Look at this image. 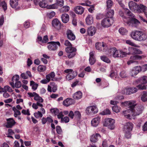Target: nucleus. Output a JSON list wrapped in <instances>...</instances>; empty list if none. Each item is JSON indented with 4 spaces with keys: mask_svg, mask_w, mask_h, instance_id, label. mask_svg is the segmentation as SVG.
I'll return each mask as SVG.
<instances>
[{
    "mask_svg": "<svg viewBox=\"0 0 147 147\" xmlns=\"http://www.w3.org/2000/svg\"><path fill=\"white\" fill-rule=\"evenodd\" d=\"M130 36L133 39L140 42L144 41L147 39V34L141 31H133L131 32Z\"/></svg>",
    "mask_w": 147,
    "mask_h": 147,
    "instance_id": "1",
    "label": "nucleus"
},
{
    "mask_svg": "<svg viewBox=\"0 0 147 147\" xmlns=\"http://www.w3.org/2000/svg\"><path fill=\"white\" fill-rule=\"evenodd\" d=\"M135 100H131L129 101H127L122 103L125 106H128L129 108L128 110L123 111L122 114L124 115L126 118L129 119L131 115L132 112V107L135 105Z\"/></svg>",
    "mask_w": 147,
    "mask_h": 147,
    "instance_id": "2",
    "label": "nucleus"
},
{
    "mask_svg": "<svg viewBox=\"0 0 147 147\" xmlns=\"http://www.w3.org/2000/svg\"><path fill=\"white\" fill-rule=\"evenodd\" d=\"M111 55H112L114 57H125L127 54L129 55L130 53H127L123 52L121 50H117L115 48H111L110 51Z\"/></svg>",
    "mask_w": 147,
    "mask_h": 147,
    "instance_id": "3",
    "label": "nucleus"
},
{
    "mask_svg": "<svg viewBox=\"0 0 147 147\" xmlns=\"http://www.w3.org/2000/svg\"><path fill=\"white\" fill-rule=\"evenodd\" d=\"M133 124L131 122L126 123L124 127V131L125 133V137L127 138H129L131 137V131L133 128Z\"/></svg>",
    "mask_w": 147,
    "mask_h": 147,
    "instance_id": "4",
    "label": "nucleus"
},
{
    "mask_svg": "<svg viewBox=\"0 0 147 147\" xmlns=\"http://www.w3.org/2000/svg\"><path fill=\"white\" fill-rule=\"evenodd\" d=\"M135 103V105L132 107V115L136 116L141 114L143 109V107L141 105H136Z\"/></svg>",
    "mask_w": 147,
    "mask_h": 147,
    "instance_id": "5",
    "label": "nucleus"
},
{
    "mask_svg": "<svg viewBox=\"0 0 147 147\" xmlns=\"http://www.w3.org/2000/svg\"><path fill=\"white\" fill-rule=\"evenodd\" d=\"M65 73L67 74L66 79L68 81L74 79L77 76V74L76 71L71 69H67L64 71Z\"/></svg>",
    "mask_w": 147,
    "mask_h": 147,
    "instance_id": "6",
    "label": "nucleus"
},
{
    "mask_svg": "<svg viewBox=\"0 0 147 147\" xmlns=\"http://www.w3.org/2000/svg\"><path fill=\"white\" fill-rule=\"evenodd\" d=\"M125 17L123 18V20L124 22L126 23L129 26H131L133 27H137V26L140 23L139 21L137 19L134 18L132 19L128 20Z\"/></svg>",
    "mask_w": 147,
    "mask_h": 147,
    "instance_id": "7",
    "label": "nucleus"
},
{
    "mask_svg": "<svg viewBox=\"0 0 147 147\" xmlns=\"http://www.w3.org/2000/svg\"><path fill=\"white\" fill-rule=\"evenodd\" d=\"M113 22L114 20L112 18L107 17L102 20L101 24L103 27L107 28L110 27Z\"/></svg>",
    "mask_w": 147,
    "mask_h": 147,
    "instance_id": "8",
    "label": "nucleus"
},
{
    "mask_svg": "<svg viewBox=\"0 0 147 147\" xmlns=\"http://www.w3.org/2000/svg\"><path fill=\"white\" fill-rule=\"evenodd\" d=\"M115 121L111 118L105 119L104 123V125L107 127L108 128L111 130L113 129L115 127Z\"/></svg>",
    "mask_w": 147,
    "mask_h": 147,
    "instance_id": "9",
    "label": "nucleus"
},
{
    "mask_svg": "<svg viewBox=\"0 0 147 147\" xmlns=\"http://www.w3.org/2000/svg\"><path fill=\"white\" fill-rule=\"evenodd\" d=\"M65 51L67 53H69L67 57L70 59L75 56L77 49L75 48L72 47H67L65 49Z\"/></svg>",
    "mask_w": 147,
    "mask_h": 147,
    "instance_id": "10",
    "label": "nucleus"
},
{
    "mask_svg": "<svg viewBox=\"0 0 147 147\" xmlns=\"http://www.w3.org/2000/svg\"><path fill=\"white\" fill-rule=\"evenodd\" d=\"M143 13L147 18V7L141 3L138 4L136 13Z\"/></svg>",
    "mask_w": 147,
    "mask_h": 147,
    "instance_id": "11",
    "label": "nucleus"
},
{
    "mask_svg": "<svg viewBox=\"0 0 147 147\" xmlns=\"http://www.w3.org/2000/svg\"><path fill=\"white\" fill-rule=\"evenodd\" d=\"M97 107L95 106L88 107L86 110V113L88 115H93L96 113L98 112Z\"/></svg>",
    "mask_w": 147,
    "mask_h": 147,
    "instance_id": "12",
    "label": "nucleus"
},
{
    "mask_svg": "<svg viewBox=\"0 0 147 147\" xmlns=\"http://www.w3.org/2000/svg\"><path fill=\"white\" fill-rule=\"evenodd\" d=\"M48 48L50 51H55L57 50L58 46H60V43L59 42L51 41L48 43Z\"/></svg>",
    "mask_w": 147,
    "mask_h": 147,
    "instance_id": "13",
    "label": "nucleus"
},
{
    "mask_svg": "<svg viewBox=\"0 0 147 147\" xmlns=\"http://www.w3.org/2000/svg\"><path fill=\"white\" fill-rule=\"evenodd\" d=\"M141 70V67L140 66H137L134 67L130 71L129 74L132 77L136 76Z\"/></svg>",
    "mask_w": 147,
    "mask_h": 147,
    "instance_id": "14",
    "label": "nucleus"
},
{
    "mask_svg": "<svg viewBox=\"0 0 147 147\" xmlns=\"http://www.w3.org/2000/svg\"><path fill=\"white\" fill-rule=\"evenodd\" d=\"M137 91V89L136 88L133 87L128 89L125 88L121 92L123 94L129 95L136 92Z\"/></svg>",
    "mask_w": 147,
    "mask_h": 147,
    "instance_id": "15",
    "label": "nucleus"
},
{
    "mask_svg": "<svg viewBox=\"0 0 147 147\" xmlns=\"http://www.w3.org/2000/svg\"><path fill=\"white\" fill-rule=\"evenodd\" d=\"M128 5L130 9L132 11L136 13L138 4L133 1H130L129 2Z\"/></svg>",
    "mask_w": 147,
    "mask_h": 147,
    "instance_id": "16",
    "label": "nucleus"
},
{
    "mask_svg": "<svg viewBox=\"0 0 147 147\" xmlns=\"http://www.w3.org/2000/svg\"><path fill=\"white\" fill-rule=\"evenodd\" d=\"M52 25L55 28L59 29L60 28L61 23L58 19H55L52 21Z\"/></svg>",
    "mask_w": 147,
    "mask_h": 147,
    "instance_id": "17",
    "label": "nucleus"
},
{
    "mask_svg": "<svg viewBox=\"0 0 147 147\" xmlns=\"http://www.w3.org/2000/svg\"><path fill=\"white\" fill-rule=\"evenodd\" d=\"M7 122L6 125L7 128H11L16 123L15 121L12 118L7 119Z\"/></svg>",
    "mask_w": 147,
    "mask_h": 147,
    "instance_id": "18",
    "label": "nucleus"
},
{
    "mask_svg": "<svg viewBox=\"0 0 147 147\" xmlns=\"http://www.w3.org/2000/svg\"><path fill=\"white\" fill-rule=\"evenodd\" d=\"M100 135L98 133L93 134L90 137V140L91 142L95 143L98 140L99 138H100Z\"/></svg>",
    "mask_w": 147,
    "mask_h": 147,
    "instance_id": "19",
    "label": "nucleus"
},
{
    "mask_svg": "<svg viewBox=\"0 0 147 147\" xmlns=\"http://www.w3.org/2000/svg\"><path fill=\"white\" fill-rule=\"evenodd\" d=\"M74 11L76 13L81 15L84 12V9L81 6H78L74 8Z\"/></svg>",
    "mask_w": 147,
    "mask_h": 147,
    "instance_id": "20",
    "label": "nucleus"
},
{
    "mask_svg": "<svg viewBox=\"0 0 147 147\" xmlns=\"http://www.w3.org/2000/svg\"><path fill=\"white\" fill-rule=\"evenodd\" d=\"M66 34L68 38L70 40H73L75 39V36L71 30H67Z\"/></svg>",
    "mask_w": 147,
    "mask_h": 147,
    "instance_id": "21",
    "label": "nucleus"
},
{
    "mask_svg": "<svg viewBox=\"0 0 147 147\" xmlns=\"http://www.w3.org/2000/svg\"><path fill=\"white\" fill-rule=\"evenodd\" d=\"M100 119V118L97 117L92 119L91 121V123L92 126L96 127L98 125Z\"/></svg>",
    "mask_w": 147,
    "mask_h": 147,
    "instance_id": "22",
    "label": "nucleus"
},
{
    "mask_svg": "<svg viewBox=\"0 0 147 147\" xmlns=\"http://www.w3.org/2000/svg\"><path fill=\"white\" fill-rule=\"evenodd\" d=\"M96 32L95 28L93 26H90L88 28L87 30L88 34L90 36H92L95 34Z\"/></svg>",
    "mask_w": 147,
    "mask_h": 147,
    "instance_id": "23",
    "label": "nucleus"
},
{
    "mask_svg": "<svg viewBox=\"0 0 147 147\" xmlns=\"http://www.w3.org/2000/svg\"><path fill=\"white\" fill-rule=\"evenodd\" d=\"M73 100L70 98H67L63 102V104L66 107L72 105L73 103Z\"/></svg>",
    "mask_w": 147,
    "mask_h": 147,
    "instance_id": "24",
    "label": "nucleus"
},
{
    "mask_svg": "<svg viewBox=\"0 0 147 147\" xmlns=\"http://www.w3.org/2000/svg\"><path fill=\"white\" fill-rule=\"evenodd\" d=\"M61 18L62 22L64 23H66L69 21V16L68 14L64 13L61 15Z\"/></svg>",
    "mask_w": 147,
    "mask_h": 147,
    "instance_id": "25",
    "label": "nucleus"
},
{
    "mask_svg": "<svg viewBox=\"0 0 147 147\" xmlns=\"http://www.w3.org/2000/svg\"><path fill=\"white\" fill-rule=\"evenodd\" d=\"M93 17L90 15H88L86 19V23L88 25L92 24L93 22Z\"/></svg>",
    "mask_w": 147,
    "mask_h": 147,
    "instance_id": "26",
    "label": "nucleus"
},
{
    "mask_svg": "<svg viewBox=\"0 0 147 147\" xmlns=\"http://www.w3.org/2000/svg\"><path fill=\"white\" fill-rule=\"evenodd\" d=\"M82 96V93L80 91H78L76 92L73 95V98L77 100L81 98Z\"/></svg>",
    "mask_w": 147,
    "mask_h": 147,
    "instance_id": "27",
    "label": "nucleus"
},
{
    "mask_svg": "<svg viewBox=\"0 0 147 147\" xmlns=\"http://www.w3.org/2000/svg\"><path fill=\"white\" fill-rule=\"evenodd\" d=\"M129 49L130 50L132 51L133 53L135 54H141L142 53V51L136 48L131 47L129 48Z\"/></svg>",
    "mask_w": 147,
    "mask_h": 147,
    "instance_id": "28",
    "label": "nucleus"
},
{
    "mask_svg": "<svg viewBox=\"0 0 147 147\" xmlns=\"http://www.w3.org/2000/svg\"><path fill=\"white\" fill-rule=\"evenodd\" d=\"M10 4L13 8H15L18 5V0H10Z\"/></svg>",
    "mask_w": 147,
    "mask_h": 147,
    "instance_id": "29",
    "label": "nucleus"
},
{
    "mask_svg": "<svg viewBox=\"0 0 147 147\" xmlns=\"http://www.w3.org/2000/svg\"><path fill=\"white\" fill-rule=\"evenodd\" d=\"M105 46L103 43L97 42L95 44V47L96 49L99 51H102V48L104 47Z\"/></svg>",
    "mask_w": 147,
    "mask_h": 147,
    "instance_id": "30",
    "label": "nucleus"
},
{
    "mask_svg": "<svg viewBox=\"0 0 147 147\" xmlns=\"http://www.w3.org/2000/svg\"><path fill=\"white\" fill-rule=\"evenodd\" d=\"M125 11L127 15L130 17L129 18H126L127 19V21H128V19L134 18L135 17L134 15L128 9L125 8Z\"/></svg>",
    "mask_w": 147,
    "mask_h": 147,
    "instance_id": "31",
    "label": "nucleus"
},
{
    "mask_svg": "<svg viewBox=\"0 0 147 147\" xmlns=\"http://www.w3.org/2000/svg\"><path fill=\"white\" fill-rule=\"evenodd\" d=\"M111 71L110 74V77L111 78H113L115 77V78L117 77V73L115 72L114 71V69H115L113 66H111Z\"/></svg>",
    "mask_w": 147,
    "mask_h": 147,
    "instance_id": "32",
    "label": "nucleus"
},
{
    "mask_svg": "<svg viewBox=\"0 0 147 147\" xmlns=\"http://www.w3.org/2000/svg\"><path fill=\"white\" fill-rule=\"evenodd\" d=\"M143 55L140 56L138 55H134L130 57V59H131L133 60H140L142 59V57H144Z\"/></svg>",
    "mask_w": 147,
    "mask_h": 147,
    "instance_id": "33",
    "label": "nucleus"
},
{
    "mask_svg": "<svg viewBox=\"0 0 147 147\" xmlns=\"http://www.w3.org/2000/svg\"><path fill=\"white\" fill-rule=\"evenodd\" d=\"M119 33L121 35H125L127 34V30L125 28L121 27L120 28L119 30Z\"/></svg>",
    "mask_w": 147,
    "mask_h": 147,
    "instance_id": "34",
    "label": "nucleus"
},
{
    "mask_svg": "<svg viewBox=\"0 0 147 147\" xmlns=\"http://www.w3.org/2000/svg\"><path fill=\"white\" fill-rule=\"evenodd\" d=\"M39 5L40 7L42 8L47 7L48 6L47 5V1L44 0H42L39 3Z\"/></svg>",
    "mask_w": 147,
    "mask_h": 147,
    "instance_id": "35",
    "label": "nucleus"
},
{
    "mask_svg": "<svg viewBox=\"0 0 147 147\" xmlns=\"http://www.w3.org/2000/svg\"><path fill=\"white\" fill-rule=\"evenodd\" d=\"M69 9L70 8L69 6L66 5L61 8L60 9V12H67L69 10Z\"/></svg>",
    "mask_w": 147,
    "mask_h": 147,
    "instance_id": "36",
    "label": "nucleus"
},
{
    "mask_svg": "<svg viewBox=\"0 0 147 147\" xmlns=\"http://www.w3.org/2000/svg\"><path fill=\"white\" fill-rule=\"evenodd\" d=\"M125 42L126 44H128L134 47H139V46L138 45L136 44L130 40H126L125 41Z\"/></svg>",
    "mask_w": 147,
    "mask_h": 147,
    "instance_id": "37",
    "label": "nucleus"
},
{
    "mask_svg": "<svg viewBox=\"0 0 147 147\" xmlns=\"http://www.w3.org/2000/svg\"><path fill=\"white\" fill-rule=\"evenodd\" d=\"M34 99L36 100L37 102H43V100L42 97L39 96V95L37 94L36 95L35 97H34Z\"/></svg>",
    "mask_w": 147,
    "mask_h": 147,
    "instance_id": "38",
    "label": "nucleus"
},
{
    "mask_svg": "<svg viewBox=\"0 0 147 147\" xmlns=\"http://www.w3.org/2000/svg\"><path fill=\"white\" fill-rule=\"evenodd\" d=\"M111 113V111L109 109H106L102 111L100 113V114L102 115H110Z\"/></svg>",
    "mask_w": 147,
    "mask_h": 147,
    "instance_id": "39",
    "label": "nucleus"
},
{
    "mask_svg": "<svg viewBox=\"0 0 147 147\" xmlns=\"http://www.w3.org/2000/svg\"><path fill=\"white\" fill-rule=\"evenodd\" d=\"M55 76V74L54 72H52L51 73L47 75L46 78L50 81L51 79L53 78Z\"/></svg>",
    "mask_w": 147,
    "mask_h": 147,
    "instance_id": "40",
    "label": "nucleus"
},
{
    "mask_svg": "<svg viewBox=\"0 0 147 147\" xmlns=\"http://www.w3.org/2000/svg\"><path fill=\"white\" fill-rule=\"evenodd\" d=\"M112 109L113 111L117 113L120 112L121 108L117 105H115L112 107Z\"/></svg>",
    "mask_w": 147,
    "mask_h": 147,
    "instance_id": "41",
    "label": "nucleus"
},
{
    "mask_svg": "<svg viewBox=\"0 0 147 147\" xmlns=\"http://www.w3.org/2000/svg\"><path fill=\"white\" fill-rule=\"evenodd\" d=\"M107 6L108 9L111 8L113 5V3L111 0H108L106 1Z\"/></svg>",
    "mask_w": 147,
    "mask_h": 147,
    "instance_id": "42",
    "label": "nucleus"
},
{
    "mask_svg": "<svg viewBox=\"0 0 147 147\" xmlns=\"http://www.w3.org/2000/svg\"><path fill=\"white\" fill-rule=\"evenodd\" d=\"M140 81L141 83L143 84H146L147 83V76H143L140 78Z\"/></svg>",
    "mask_w": 147,
    "mask_h": 147,
    "instance_id": "43",
    "label": "nucleus"
},
{
    "mask_svg": "<svg viewBox=\"0 0 147 147\" xmlns=\"http://www.w3.org/2000/svg\"><path fill=\"white\" fill-rule=\"evenodd\" d=\"M58 5L57 3H55L51 5H50L47 6V9H54L57 8Z\"/></svg>",
    "mask_w": 147,
    "mask_h": 147,
    "instance_id": "44",
    "label": "nucleus"
},
{
    "mask_svg": "<svg viewBox=\"0 0 147 147\" xmlns=\"http://www.w3.org/2000/svg\"><path fill=\"white\" fill-rule=\"evenodd\" d=\"M114 13V10L113 9H110L107 12L106 15L107 17L112 18Z\"/></svg>",
    "mask_w": 147,
    "mask_h": 147,
    "instance_id": "45",
    "label": "nucleus"
},
{
    "mask_svg": "<svg viewBox=\"0 0 147 147\" xmlns=\"http://www.w3.org/2000/svg\"><path fill=\"white\" fill-rule=\"evenodd\" d=\"M34 115L35 117L36 118H41L43 116L42 113L39 111L35 113L34 114Z\"/></svg>",
    "mask_w": 147,
    "mask_h": 147,
    "instance_id": "46",
    "label": "nucleus"
},
{
    "mask_svg": "<svg viewBox=\"0 0 147 147\" xmlns=\"http://www.w3.org/2000/svg\"><path fill=\"white\" fill-rule=\"evenodd\" d=\"M50 86H52V91L53 92H55L57 89V86L54 82H51L50 83Z\"/></svg>",
    "mask_w": 147,
    "mask_h": 147,
    "instance_id": "47",
    "label": "nucleus"
},
{
    "mask_svg": "<svg viewBox=\"0 0 147 147\" xmlns=\"http://www.w3.org/2000/svg\"><path fill=\"white\" fill-rule=\"evenodd\" d=\"M46 69L45 66L43 65H40L38 67V71L40 72H43Z\"/></svg>",
    "mask_w": 147,
    "mask_h": 147,
    "instance_id": "48",
    "label": "nucleus"
},
{
    "mask_svg": "<svg viewBox=\"0 0 147 147\" xmlns=\"http://www.w3.org/2000/svg\"><path fill=\"white\" fill-rule=\"evenodd\" d=\"M101 59L103 61L107 63H109L110 62V60L108 58L105 56H101L100 57Z\"/></svg>",
    "mask_w": 147,
    "mask_h": 147,
    "instance_id": "49",
    "label": "nucleus"
},
{
    "mask_svg": "<svg viewBox=\"0 0 147 147\" xmlns=\"http://www.w3.org/2000/svg\"><path fill=\"white\" fill-rule=\"evenodd\" d=\"M19 80V76L18 75H16L15 76H14L12 78L11 80L13 82H14L15 81L16 82L18 81V80Z\"/></svg>",
    "mask_w": 147,
    "mask_h": 147,
    "instance_id": "50",
    "label": "nucleus"
},
{
    "mask_svg": "<svg viewBox=\"0 0 147 147\" xmlns=\"http://www.w3.org/2000/svg\"><path fill=\"white\" fill-rule=\"evenodd\" d=\"M144 84H140L137 86V87L139 89L141 90H145L146 89V86Z\"/></svg>",
    "mask_w": 147,
    "mask_h": 147,
    "instance_id": "51",
    "label": "nucleus"
},
{
    "mask_svg": "<svg viewBox=\"0 0 147 147\" xmlns=\"http://www.w3.org/2000/svg\"><path fill=\"white\" fill-rule=\"evenodd\" d=\"M5 89V92L8 91L10 92H13V90L11 88L8 86H4Z\"/></svg>",
    "mask_w": 147,
    "mask_h": 147,
    "instance_id": "52",
    "label": "nucleus"
},
{
    "mask_svg": "<svg viewBox=\"0 0 147 147\" xmlns=\"http://www.w3.org/2000/svg\"><path fill=\"white\" fill-rule=\"evenodd\" d=\"M69 118L67 117H65L63 118H62L61 119V122H64L65 123H67L69 122Z\"/></svg>",
    "mask_w": 147,
    "mask_h": 147,
    "instance_id": "53",
    "label": "nucleus"
},
{
    "mask_svg": "<svg viewBox=\"0 0 147 147\" xmlns=\"http://www.w3.org/2000/svg\"><path fill=\"white\" fill-rule=\"evenodd\" d=\"M56 130L57 134H61L62 133L61 129L59 126H57L56 127Z\"/></svg>",
    "mask_w": 147,
    "mask_h": 147,
    "instance_id": "54",
    "label": "nucleus"
},
{
    "mask_svg": "<svg viewBox=\"0 0 147 147\" xmlns=\"http://www.w3.org/2000/svg\"><path fill=\"white\" fill-rule=\"evenodd\" d=\"M22 86V84L20 81H18L16 82L15 83V87L16 88H19Z\"/></svg>",
    "mask_w": 147,
    "mask_h": 147,
    "instance_id": "55",
    "label": "nucleus"
},
{
    "mask_svg": "<svg viewBox=\"0 0 147 147\" xmlns=\"http://www.w3.org/2000/svg\"><path fill=\"white\" fill-rule=\"evenodd\" d=\"M55 14V13L54 11L48 13L47 14V16L50 18H52L54 17Z\"/></svg>",
    "mask_w": 147,
    "mask_h": 147,
    "instance_id": "56",
    "label": "nucleus"
},
{
    "mask_svg": "<svg viewBox=\"0 0 147 147\" xmlns=\"http://www.w3.org/2000/svg\"><path fill=\"white\" fill-rule=\"evenodd\" d=\"M64 2L63 0H57L56 3L58 4V6L59 5L60 7H62L63 5Z\"/></svg>",
    "mask_w": 147,
    "mask_h": 147,
    "instance_id": "57",
    "label": "nucleus"
},
{
    "mask_svg": "<svg viewBox=\"0 0 147 147\" xmlns=\"http://www.w3.org/2000/svg\"><path fill=\"white\" fill-rule=\"evenodd\" d=\"M51 111L53 114L56 115L59 113V111L56 109H53L51 110Z\"/></svg>",
    "mask_w": 147,
    "mask_h": 147,
    "instance_id": "58",
    "label": "nucleus"
},
{
    "mask_svg": "<svg viewBox=\"0 0 147 147\" xmlns=\"http://www.w3.org/2000/svg\"><path fill=\"white\" fill-rule=\"evenodd\" d=\"M0 4L1 5L4 11L6 10L7 9V4L5 2H2Z\"/></svg>",
    "mask_w": 147,
    "mask_h": 147,
    "instance_id": "59",
    "label": "nucleus"
},
{
    "mask_svg": "<svg viewBox=\"0 0 147 147\" xmlns=\"http://www.w3.org/2000/svg\"><path fill=\"white\" fill-rule=\"evenodd\" d=\"M22 114L25 115H30V113L28 109H27L26 111L25 110H23L22 111Z\"/></svg>",
    "mask_w": 147,
    "mask_h": 147,
    "instance_id": "60",
    "label": "nucleus"
},
{
    "mask_svg": "<svg viewBox=\"0 0 147 147\" xmlns=\"http://www.w3.org/2000/svg\"><path fill=\"white\" fill-rule=\"evenodd\" d=\"M120 76L122 78H125L127 77V75L125 73V71H123L120 72Z\"/></svg>",
    "mask_w": 147,
    "mask_h": 147,
    "instance_id": "61",
    "label": "nucleus"
},
{
    "mask_svg": "<svg viewBox=\"0 0 147 147\" xmlns=\"http://www.w3.org/2000/svg\"><path fill=\"white\" fill-rule=\"evenodd\" d=\"M89 61L91 65H93L96 61L95 58H89Z\"/></svg>",
    "mask_w": 147,
    "mask_h": 147,
    "instance_id": "62",
    "label": "nucleus"
},
{
    "mask_svg": "<svg viewBox=\"0 0 147 147\" xmlns=\"http://www.w3.org/2000/svg\"><path fill=\"white\" fill-rule=\"evenodd\" d=\"M12 110L14 112V113L17 114L18 115H21V113L20 111L18 110L15 107H13L12 108Z\"/></svg>",
    "mask_w": 147,
    "mask_h": 147,
    "instance_id": "63",
    "label": "nucleus"
},
{
    "mask_svg": "<svg viewBox=\"0 0 147 147\" xmlns=\"http://www.w3.org/2000/svg\"><path fill=\"white\" fill-rule=\"evenodd\" d=\"M74 116L80 118L81 116V114L79 111H76L74 112Z\"/></svg>",
    "mask_w": 147,
    "mask_h": 147,
    "instance_id": "64",
    "label": "nucleus"
}]
</instances>
